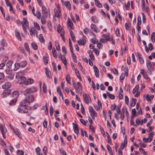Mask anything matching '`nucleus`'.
<instances>
[{"label":"nucleus","instance_id":"1","mask_svg":"<svg viewBox=\"0 0 155 155\" xmlns=\"http://www.w3.org/2000/svg\"><path fill=\"white\" fill-rule=\"evenodd\" d=\"M28 104L22 101L20 103V107L18 108V110L20 113H26L28 111Z\"/></svg>","mask_w":155,"mask_h":155},{"label":"nucleus","instance_id":"2","mask_svg":"<svg viewBox=\"0 0 155 155\" xmlns=\"http://www.w3.org/2000/svg\"><path fill=\"white\" fill-rule=\"evenodd\" d=\"M24 94L25 96V98L24 100L22 101L27 104H30L34 101L35 98L33 95L28 94L26 95Z\"/></svg>","mask_w":155,"mask_h":155},{"label":"nucleus","instance_id":"3","mask_svg":"<svg viewBox=\"0 0 155 155\" xmlns=\"http://www.w3.org/2000/svg\"><path fill=\"white\" fill-rule=\"evenodd\" d=\"M37 91V88L35 87H31L28 88L26 89L23 92L24 94L25 95L27 94H31L34 93Z\"/></svg>","mask_w":155,"mask_h":155},{"label":"nucleus","instance_id":"4","mask_svg":"<svg viewBox=\"0 0 155 155\" xmlns=\"http://www.w3.org/2000/svg\"><path fill=\"white\" fill-rule=\"evenodd\" d=\"M18 80V83L19 84H23L25 85H29V81H26V78L25 77L22 76Z\"/></svg>","mask_w":155,"mask_h":155},{"label":"nucleus","instance_id":"5","mask_svg":"<svg viewBox=\"0 0 155 155\" xmlns=\"http://www.w3.org/2000/svg\"><path fill=\"white\" fill-rule=\"evenodd\" d=\"M73 87L77 93H79L82 91L81 84L79 82H78L77 84Z\"/></svg>","mask_w":155,"mask_h":155},{"label":"nucleus","instance_id":"6","mask_svg":"<svg viewBox=\"0 0 155 155\" xmlns=\"http://www.w3.org/2000/svg\"><path fill=\"white\" fill-rule=\"evenodd\" d=\"M83 96L84 102L85 103L88 104L89 102V100H91L89 95L86 93H84Z\"/></svg>","mask_w":155,"mask_h":155},{"label":"nucleus","instance_id":"7","mask_svg":"<svg viewBox=\"0 0 155 155\" xmlns=\"http://www.w3.org/2000/svg\"><path fill=\"white\" fill-rule=\"evenodd\" d=\"M3 93L2 94L1 96L2 98H5L7 97L11 93V91L9 89H5Z\"/></svg>","mask_w":155,"mask_h":155},{"label":"nucleus","instance_id":"8","mask_svg":"<svg viewBox=\"0 0 155 155\" xmlns=\"http://www.w3.org/2000/svg\"><path fill=\"white\" fill-rule=\"evenodd\" d=\"M86 37L84 35L81 39L78 41V44L80 45H84L86 42Z\"/></svg>","mask_w":155,"mask_h":155},{"label":"nucleus","instance_id":"9","mask_svg":"<svg viewBox=\"0 0 155 155\" xmlns=\"http://www.w3.org/2000/svg\"><path fill=\"white\" fill-rule=\"evenodd\" d=\"M61 3L63 5L64 4L66 8L69 10L71 9V5L68 1H65V2L63 0H61Z\"/></svg>","mask_w":155,"mask_h":155},{"label":"nucleus","instance_id":"10","mask_svg":"<svg viewBox=\"0 0 155 155\" xmlns=\"http://www.w3.org/2000/svg\"><path fill=\"white\" fill-rule=\"evenodd\" d=\"M147 66L148 69L150 71H152L153 70V67L152 66L151 62L149 60H147Z\"/></svg>","mask_w":155,"mask_h":155},{"label":"nucleus","instance_id":"11","mask_svg":"<svg viewBox=\"0 0 155 155\" xmlns=\"http://www.w3.org/2000/svg\"><path fill=\"white\" fill-rule=\"evenodd\" d=\"M90 27L93 31L96 33L100 31L98 30V28H97L96 25L94 24H91Z\"/></svg>","mask_w":155,"mask_h":155},{"label":"nucleus","instance_id":"12","mask_svg":"<svg viewBox=\"0 0 155 155\" xmlns=\"http://www.w3.org/2000/svg\"><path fill=\"white\" fill-rule=\"evenodd\" d=\"M42 10L43 16H44L45 17H47L48 13L47 9L45 6H43L42 7Z\"/></svg>","mask_w":155,"mask_h":155},{"label":"nucleus","instance_id":"13","mask_svg":"<svg viewBox=\"0 0 155 155\" xmlns=\"http://www.w3.org/2000/svg\"><path fill=\"white\" fill-rule=\"evenodd\" d=\"M73 129L75 133L77 134H79V130L78 129V125L74 123H72Z\"/></svg>","mask_w":155,"mask_h":155},{"label":"nucleus","instance_id":"14","mask_svg":"<svg viewBox=\"0 0 155 155\" xmlns=\"http://www.w3.org/2000/svg\"><path fill=\"white\" fill-rule=\"evenodd\" d=\"M11 84L9 82H7L2 86V88L3 89H8L11 87Z\"/></svg>","mask_w":155,"mask_h":155},{"label":"nucleus","instance_id":"15","mask_svg":"<svg viewBox=\"0 0 155 155\" xmlns=\"http://www.w3.org/2000/svg\"><path fill=\"white\" fill-rule=\"evenodd\" d=\"M0 130L2 134L6 133L7 131L6 128L5 127V125H2L0 124Z\"/></svg>","mask_w":155,"mask_h":155},{"label":"nucleus","instance_id":"16","mask_svg":"<svg viewBox=\"0 0 155 155\" xmlns=\"http://www.w3.org/2000/svg\"><path fill=\"white\" fill-rule=\"evenodd\" d=\"M19 93L17 91H15L12 93V97H14V99H15L17 100L18 97L19 96Z\"/></svg>","mask_w":155,"mask_h":155},{"label":"nucleus","instance_id":"17","mask_svg":"<svg viewBox=\"0 0 155 155\" xmlns=\"http://www.w3.org/2000/svg\"><path fill=\"white\" fill-rule=\"evenodd\" d=\"M93 68L94 70V72L95 73V74L96 77L97 78L99 77V70L98 68L95 65H94L93 66Z\"/></svg>","mask_w":155,"mask_h":155},{"label":"nucleus","instance_id":"18","mask_svg":"<svg viewBox=\"0 0 155 155\" xmlns=\"http://www.w3.org/2000/svg\"><path fill=\"white\" fill-rule=\"evenodd\" d=\"M29 31L30 32L31 35L32 36L34 35V36L35 33H37V31L33 27L31 28H30Z\"/></svg>","mask_w":155,"mask_h":155},{"label":"nucleus","instance_id":"19","mask_svg":"<svg viewBox=\"0 0 155 155\" xmlns=\"http://www.w3.org/2000/svg\"><path fill=\"white\" fill-rule=\"evenodd\" d=\"M45 69L46 76L49 79H51V76L50 71L48 70V68H45Z\"/></svg>","mask_w":155,"mask_h":155},{"label":"nucleus","instance_id":"20","mask_svg":"<svg viewBox=\"0 0 155 155\" xmlns=\"http://www.w3.org/2000/svg\"><path fill=\"white\" fill-rule=\"evenodd\" d=\"M48 57V55L47 53H46L45 56L43 57V62L45 64H47L48 62L47 58Z\"/></svg>","mask_w":155,"mask_h":155},{"label":"nucleus","instance_id":"21","mask_svg":"<svg viewBox=\"0 0 155 155\" xmlns=\"http://www.w3.org/2000/svg\"><path fill=\"white\" fill-rule=\"evenodd\" d=\"M90 113L92 119L93 120L94 119L95 117H97V114L94 110L90 112Z\"/></svg>","mask_w":155,"mask_h":155},{"label":"nucleus","instance_id":"22","mask_svg":"<svg viewBox=\"0 0 155 155\" xmlns=\"http://www.w3.org/2000/svg\"><path fill=\"white\" fill-rule=\"evenodd\" d=\"M57 27V31L58 33H61L64 32V30L62 29V28L60 24L58 25Z\"/></svg>","mask_w":155,"mask_h":155},{"label":"nucleus","instance_id":"23","mask_svg":"<svg viewBox=\"0 0 155 155\" xmlns=\"http://www.w3.org/2000/svg\"><path fill=\"white\" fill-rule=\"evenodd\" d=\"M106 41H109L110 39V35L109 33H107V34H104L102 35Z\"/></svg>","mask_w":155,"mask_h":155},{"label":"nucleus","instance_id":"24","mask_svg":"<svg viewBox=\"0 0 155 155\" xmlns=\"http://www.w3.org/2000/svg\"><path fill=\"white\" fill-rule=\"evenodd\" d=\"M68 25L69 27H70L72 29H73V25L72 22L70 18H68Z\"/></svg>","mask_w":155,"mask_h":155},{"label":"nucleus","instance_id":"25","mask_svg":"<svg viewBox=\"0 0 155 155\" xmlns=\"http://www.w3.org/2000/svg\"><path fill=\"white\" fill-rule=\"evenodd\" d=\"M23 22H22L21 23V24L22 25L23 24L24 25H26V26L27 27H28L29 26V24H28V22L27 20V18H23Z\"/></svg>","mask_w":155,"mask_h":155},{"label":"nucleus","instance_id":"26","mask_svg":"<svg viewBox=\"0 0 155 155\" xmlns=\"http://www.w3.org/2000/svg\"><path fill=\"white\" fill-rule=\"evenodd\" d=\"M57 91L58 93L59 94V95L60 96H61L62 97V98L63 99V95L59 86H58L57 87Z\"/></svg>","mask_w":155,"mask_h":155},{"label":"nucleus","instance_id":"27","mask_svg":"<svg viewBox=\"0 0 155 155\" xmlns=\"http://www.w3.org/2000/svg\"><path fill=\"white\" fill-rule=\"evenodd\" d=\"M20 67L24 68L27 65V63L26 61H23L20 62Z\"/></svg>","mask_w":155,"mask_h":155},{"label":"nucleus","instance_id":"28","mask_svg":"<svg viewBox=\"0 0 155 155\" xmlns=\"http://www.w3.org/2000/svg\"><path fill=\"white\" fill-rule=\"evenodd\" d=\"M15 68L14 69V71H17L18 70L19 68L20 67V63L16 62L15 64Z\"/></svg>","mask_w":155,"mask_h":155},{"label":"nucleus","instance_id":"29","mask_svg":"<svg viewBox=\"0 0 155 155\" xmlns=\"http://www.w3.org/2000/svg\"><path fill=\"white\" fill-rule=\"evenodd\" d=\"M136 103V99L134 98H132L131 101L130 105L132 107H134Z\"/></svg>","mask_w":155,"mask_h":155},{"label":"nucleus","instance_id":"30","mask_svg":"<svg viewBox=\"0 0 155 155\" xmlns=\"http://www.w3.org/2000/svg\"><path fill=\"white\" fill-rule=\"evenodd\" d=\"M17 100L13 99H12L10 102L9 103V104L10 106H13L15 104H16Z\"/></svg>","mask_w":155,"mask_h":155},{"label":"nucleus","instance_id":"31","mask_svg":"<svg viewBox=\"0 0 155 155\" xmlns=\"http://www.w3.org/2000/svg\"><path fill=\"white\" fill-rule=\"evenodd\" d=\"M91 21L94 23H97L98 22V20L96 16H92L91 18Z\"/></svg>","mask_w":155,"mask_h":155},{"label":"nucleus","instance_id":"32","mask_svg":"<svg viewBox=\"0 0 155 155\" xmlns=\"http://www.w3.org/2000/svg\"><path fill=\"white\" fill-rule=\"evenodd\" d=\"M60 56H61V59L62 63L65 65L66 66L67 63L65 57H64V58H62V56L61 54H60Z\"/></svg>","mask_w":155,"mask_h":155},{"label":"nucleus","instance_id":"33","mask_svg":"<svg viewBox=\"0 0 155 155\" xmlns=\"http://www.w3.org/2000/svg\"><path fill=\"white\" fill-rule=\"evenodd\" d=\"M95 4L98 7L101 8L102 7V4L98 1V0H94Z\"/></svg>","mask_w":155,"mask_h":155},{"label":"nucleus","instance_id":"34","mask_svg":"<svg viewBox=\"0 0 155 155\" xmlns=\"http://www.w3.org/2000/svg\"><path fill=\"white\" fill-rule=\"evenodd\" d=\"M31 45L32 48L34 50H36L38 49V46L35 42H33L31 43Z\"/></svg>","mask_w":155,"mask_h":155},{"label":"nucleus","instance_id":"35","mask_svg":"<svg viewBox=\"0 0 155 155\" xmlns=\"http://www.w3.org/2000/svg\"><path fill=\"white\" fill-rule=\"evenodd\" d=\"M15 36L17 38L19 41H21V38L20 35L19 34V32L16 30L15 31Z\"/></svg>","mask_w":155,"mask_h":155},{"label":"nucleus","instance_id":"36","mask_svg":"<svg viewBox=\"0 0 155 155\" xmlns=\"http://www.w3.org/2000/svg\"><path fill=\"white\" fill-rule=\"evenodd\" d=\"M39 38L40 41L42 43H44L45 42V40L44 39L43 35L42 34H40L39 36Z\"/></svg>","mask_w":155,"mask_h":155},{"label":"nucleus","instance_id":"37","mask_svg":"<svg viewBox=\"0 0 155 155\" xmlns=\"http://www.w3.org/2000/svg\"><path fill=\"white\" fill-rule=\"evenodd\" d=\"M153 135H154V134H153V132H151L148 134V138H149V140H150V141H149V142H150L152 141V139H153Z\"/></svg>","mask_w":155,"mask_h":155},{"label":"nucleus","instance_id":"38","mask_svg":"<svg viewBox=\"0 0 155 155\" xmlns=\"http://www.w3.org/2000/svg\"><path fill=\"white\" fill-rule=\"evenodd\" d=\"M107 93L108 96L111 99L114 100L115 99V97L114 95L110 94L109 92L108 91L107 92Z\"/></svg>","mask_w":155,"mask_h":155},{"label":"nucleus","instance_id":"39","mask_svg":"<svg viewBox=\"0 0 155 155\" xmlns=\"http://www.w3.org/2000/svg\"><path fill=\"white\" fill-rule=\"evenodd\" d=\"M66 79L67 83L68 84H71V83L70 82L71 78L69 74H67L66 75Z\"/></svg>","mask_w":155,"mask_h":155},{"label":"nucleus","instance_id":"40","mask_svg":"<svg viewBox=\"0 0 155 155\" xmlns=\"http://www.w3.org/2000/svg\"><path fill=\"white\" fill-rule=\"evenodd\" d=\"M75 73L77 76V77H78V79L80 81H81V77L79 73V71L77 69H76L75 70Z\"/></svg>","mask_w":155,"mask_h":155},{"label":"nucleus","instance_id":"41","mask_svg":"<svg viewBox=\"0 0 155 155\" xmlns=\"http://www.w3.org/2000/svg\"><path fill=\"white\" fill-rule=\"evenodd\" d=\"M13 62L11 60L8 61L6 64L7 67L9 68H10L12 67V64Z\"/></svg>","mask_w":155,"mask_h":155},{"label":"nucleus","instance_id":"42","mask_svg":"<svg viewBox=\"0 0 155 155\" xmlns=\"http://www.w3.org/2000/svg\"><path fill=\"white\" fill-rule=\"evenodd\" d=\"M22 73V72H18L16 74V78L17 79L20 78L22 77L21 76Z\"/></svg>","mask_w":155,"mask_h":155},{"label":"nucleus","instance_id":"43","mask_svg":"<svg viewBox=\"0 0 155 155\" xmlns=\"http://www.w3.org/2000/svg\"><path fill=\"white\" fill-rule=\"evenodd\" d=\"M52 53L53 56L55 58H56L57 57L56 51L54 48H53L52 50Z\"/></svg>","mask_w":155,"mask_h":155},{"label":"nucleus","instance_id":"44","mask_svg":"<svg viewBox=\"0 0 155 155\" xmlns=\"http://www.w3.org/2000/svg\"><path fill=\"white\" fill-rule=\"evenodd\" d=\"M34 24L36 28L38 30H40V27L39 25L35 21L34 22Z\"/></svg>","mask_w":155,"mask_h":155},{"label":"nucleus","instance_id":"45","mask_svg":"<svg viewBox=\"0 0 155 155\" xmlns=\"http://www.w3.org/2000/svg\"><path fill=\"white\" fill-rule=\"evenodd\" d=\"M151 39L153 42L155 41V32L152 33L151 35Z\"/></svg>","mask_w":155,"mask_h":155},{"label":"nucleus","instance_id":"46","mask_svg":"<svg viewBox=\"0 0 155 155\" xmlns=\"http://www.w3.org/2000/svg\"><path fill=\"white\" fill-rule=\"evenodd\" d=\"M139 85H137L135 87V88L133 89L132 93L133 94H135L136 92L137 91L139 88Z\"/></svg>","mask_w":155,"mask_h":155},{"label":"nucleus","instance_id":"47","mask_svg":"<svg viewBox=\"0 0 155 155\" xmlns=\"http://www.w3.org/2000/svg\"><path fill=\"white\" fill-rule=\"evenodd\" d=\"M107 136L108 139L107 142L110 144L112 143L111 140L110 136L108 133H107Z\"/></svg>","mask_w":155,"mask_h":155},{"label":"nucleus","instance_id":"48","mask_svg":"<svg viewBox=\"0 0 155 155\" xmlns=\"http://www.w3.org/2000/svg\"><path fill=\"white\" fill-rule=\"evenodd\" d=\"M91 42L94 44H97L98 42V41L96 38H93L91 39Z\"/></svg>","mask_w":155,"mask_h":155},{"label":"nucleus","instance_id":"49","mask_svg":"<svg viewBox=\"0 0 155 155\" xmlns=\"http://www.w3.org/2000/svg\"><path fill=\"white\" fill-rule=\"evenodd\" d=\"M143 78L146 79H147L148 81H150V78L148 77V76L146 73L143 75Z\"/></svg>","mask_w":155,"mask_h":155},{"label":"nucleus","instance_id":"50","mask_svg":"<svg viewBox=\"0 0 155 155\" xmlns=\"http://www.w3.org/2000/svg\"><path fill=\"white\" fill-rule=\"evenodd\" d=\"M47 17H45L44 16H43L41 18V23L44 25L46 23V21L45 20V18Z\"/></svg>","mask_w":155,"mask_h":155},{"label":"nucleus","instance_id":"51","mask_svg":"<svg viewBox=\"0 0 155 155\" xmlns=\"http://www.w3.org/2000/svg\"><path fill=\"white\" fill-rule=\"evenodd\" d=\"M114 74L117 75L118 74V71L116 69H111L110 70Z\"/></svg>","mask_w":155,"mask_h":155},{"label":"nucleus","instance_id":"52","mask_svg":"<svg viewBox=\"0 0 155 155\" xmlns=\"http://www.w3.org/2000/svg\"><path fill=\"white\" fill-rule=\"evenodd\" d=\"M52 66L53 67V71H57V69L56 68V64L54 62L52 63Z\"/></svg>","mask_w":155,"mask_h":155},{"label":"nucleus","instance_id":"53","mask_svg":"<svg viewBox=\"0 0 155 155\" xmlns=\"http://www.w3.org/2000/svg\"><path fill=\"white\" fill-rule=\"evenodd\" d=\"M43 90L44 92L46 93L47 92V87L45 83H43Z\"/></svg>","mask_w":155,"mask_h":155},{"label":"nucleus","instance_id":"54","mask_svg":"<svg viewBox=\"0 0 155 155\" xmlns=\"http://www.w3.org/2000/svg\"><path fill=\"white\" fill-rule=\"evenodd\" d=\"M24 45L26 50L28 51L29 52L30 51V49L28 43L27 42L25 43L24 44Z\"/></svg>","mask_w":155,"mask_h":155},{"label":"nucleus","instance_id":"55","mask_svg":"<svg viewBox=\"0 0 155 155\" xmlns=\"http://www.w3.org/2000/svg\"><path fill=\"white\" fill-rule=\"evenodd\" d=\"M36 16H37V18L40 19L41 18V14L40 12L39 11H38L36 12Z\"/></svg>","mask_w":155,"mask_h":155},{"label":"nucleus","instance_id":"56","mask_svg":"<svg viewBox=\"0 0 155 155\" xmlns=\"http://www.w3.org/2000/svg\"><path fill=\"white\" fill-rule=\"evenodd\" d=\"M72 57L73 59V61L76 63L77 62V59L76 56L74 54V53H73L72 54Z\"/></svg>","mask_w":155,"mask_h":155},{"label":"nucleus","instance_id":"57","mask_svg":"<svg viewBox=\"0 0 155 155\" xmlns=\"http://www.w3.org/2000/svg\"><path fill=\"white\" fill-rule=\"evenodd\" d=\"M0 43L3 46L6 47L7 46V44L6 41L4 39L2 40Z\"/></svg>","mask_w":155,"mask_h":155},{"label":"nucleus","instance_id":"58","mask_svg":"<svg viewBox=\"0 0 155 155\" xmlns=\"http://www.w3.org/2000/svg\"><path fill=\"white\" fill-rule=\"evenodd\" d=\"M17 153L18 155H24V152L23 150H18L17 151Z\"/></svg>","mask_w":155,"mask_h":155},{"label":"nucleus","instance_id":"59","mask_svg":"<svg viewBox=\"0 0 155 155\" xmlns=\"http://www.w3.org/2000/svg\"><path fill=\"white\" fill-rule=\"evenodd\" d=\"M141 23V17L140 15H139L137 18V25H140Z\"/></svg>","mask_w":155,"mask_h":155},{"label":"nucleus","instance_id":"60","mask_svg":"<svg viewBox=\"0 0 155 155\" xmlns=\"http://www.w3.org/2000/svg\"><path fill=\"white\" fill-rule=\"evenodd\" d=\"M54 13L56 17L58 18H59V15L58 11L56 8L54 9Z\"/></svg>","mask_w":155,"mask_h":155},{"label":"nucleus","instance_id":"61","mask_svg":"<svg viewBox=\"0 0 155 155\" xmlns=\"http://www.w3.org/2000/svg\"><path fill=\"white\" fill-rule=\"evenodd\" d=\"M43 125L44 126V127L45 128H46L47 127V121L46 120V119H45L44 121L43 122Z\"/></svg>","mask_w":155,"mask_h":155},{"label":"nucleus","instance_id":"62","mask_svg":"<svg viewBox=\"0 0 155 155\" xmlns=\"http://www.w3.org/2000/svg\"><path fill=\"white\" fill-rule=\"evenodd\" d=\"M81 113L82 114H84L85 113V111H84V108L82 104H81Z\"/></svg>","mask_w":155,"mask_h":155},{"label":"nucleus","instance_id":"63","mask_svg":"<svg viewBox=\"0 0 155 155\" xmlns=\"http://www.w3.org/2000/svg\"><path fill=\"white\" fill-rule=\"evenodd\" d=\"M64 32H63L62 33H61V34H60V36L61 37L62 39L64 42H65V41L64 37Z\"/></svg>","mask_w":155,"mask_h":155},{"label":"nucleus","instance_id":"64","mask_svg":"<svg viewBox=\"0 0 155 155\" xmlns=\"http://www.w3.org/2000/svg\"><path fill=\"white\" fill-rule=\"evenodd\" d=\"M121 106V104H120V105L119 106H117V109H116V111L117 114H120L121 113L120 110V108Z\"/></svg>","mask_w":155,"mask_h":155}]
</instances>
